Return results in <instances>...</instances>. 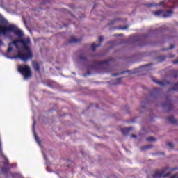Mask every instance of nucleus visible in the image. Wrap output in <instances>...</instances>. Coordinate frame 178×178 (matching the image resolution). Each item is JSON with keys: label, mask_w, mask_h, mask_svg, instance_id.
I'll list each match as a JSON object with an SVG mask.
<instances>
[{"label": "nucleus", "mask_w": 178, "mask_h": 178, "mask_svg": "<svg viewBox=\"0 0 178 178\" xmlns=\"http://www.w3.org/2000/svg\"><path fill=\"white\" fill-rule=\"evenodd\" d=\"M19 43L22 44L24 53L19 51L16 56L11 57V59H20L23 62H27V60L33 59V51H31V49H30V47H29V44H30V38L13 41V44L16 48H19V45L17 44Z\"/></svg>", "instance_id": "f257e3e1"}, {"label": "nucleus", "mask_w": 178, "mask_h": 178, "mask_svg": "<svg viewBox=\"0 0 178 178\" xmlns=\"http://www.w3.org/2000/svg\"><path fill=\"white\" fill-rule=\"evenodd\" d=\"M170 58H175V56H170Z\"/></svg>", "instance_id": "e433bc0d"}, {"label": "nucleus", "mask_w": 178, "mask_h": 178, "mask_svg": "<svg viewBox=\"0 0 178 178\" xmlns=\"http://www.w3.org/2000/svg\"><path fill=\"white\" fill-rule=\"evenodd\" d=\"M146 140H147V141H149V143H152L154 141H156V139H155V138H154L152 136L147 138Z\"/></svg>", "instance_id": "412c9836"}, {"label": "nucleus", "mask_w": 178, "mask_h": 178, "mask_svg": "<svg viewBox=\"0 0 178 178\" xmlns=\"http://www.w3.org/2000/svg\"><path fill=\"white\" fill-rule=\"evenodd\" d=\"M152 147V145H146L141 147V151H145V149H149Z\"/></svg>", "instance_id": "5701e85b"}, {"label": "nucleus", "mask_w": 178, "mask_h": 178, "mask_svg": "<svg viewBox=\"0 0 178 178\" xmlns=\"http://www.w3.org/2000/svg\"><path fill=\"white\" fill-rule=\"evenodd\" d=\"M164 106H168L169 111H172V109H173V104H172V101L170 100H168V102L164 104Z\"/></svg>", "instance_id": "4468645a"}, {"label": "nucleus", "mask_w": 178, "mask_h": 178, "mask_svg": "<svg viewBox=\"0 0 178 178\" xmlns=\"http://www.w3.org/2000/svg\"><path fill=\"white\" fill-rule=\"evenodd\" d=\"M123 35V34H118L117 35V37H122Z\"/></svg>", "instance_id": "c9c22d12"}, {"label": "nucleus", "mask_w": 178, "mask_h": 178, "mask_svg": "<svg viewBox=\"0 0 178 178\" xmlns=\"http://www.w3.org/2000/svg\"><path fill=\"white\" fill-rule=\"evenodd\" d=\"M0 147H1V142H0Z\"/></svg>", "instance_id": "a19ab883"}, {"label": "nucleus", "mask_w": 178, "mask_h": 178, "mask_svg": "<svg viewBox=\"0 0 178 178\" xmlns=\"http://www.w3.org/2000/svg\"><path fill=\"white\" fill-rule=\"evenodd\" d=\"M171 76L172 77H174V79H177V77H178V71L176 70H172Z\"/></svg>", "instance_id": "2eb2a0df"}, {"label": "nucleus", "mask_w": 178, "mask_h": 178, "mask_svg": "<svg viewBox=\"0 0 178 178\" xmlns=\"http://www.w3.org/2000/svg\"><path fill=\"white\" fill-rule=\"evenodd\" d=\"M131 137L132 138H137V136L134 134L131 135Z\"/></svg>", "instance_id": "473e14b6"}, {"label": "nucleus", "mask_w": 178, "mask_h": 178, "mask_svg": "<svg viewBox=\"0 0 178 178\" xmlns=\"http://www.w3.org/2000/svg\"><path fill=\"white\" fill-rule=\"evenodd\" d=\"M32 65L35 72H40V64L38 62H33Z\"/></svg>", "instance_id": "ddd939ff"}, {"label": "nucleus", "mask_w": 178, "mask_h": 178, "mask_svg": "<svg viewBox=\"0 0 178 178\" xmlns=\"http://www.w3.org/2000/svg\"><path fill=\"white\" fill-rule=\"evenodd\" d=\"M168 176H170V172H168L163 175V177H168Z\"/></svg>", "instance_id": "2f4dec72"}, {"label": "nucleus", "mask_w": 178, "mask_h": 178, "mask_svg": "<svg viewBox=\"0 0 178 178\" xmlns=\"http://www.w3.org/2000/svg\"><path fill=\"white\" fill-rule=\"evenodd\" d=\"M8 172H9V168L8 167L1 168V173H3V175H8Z\"/></svg>", "instance_id": "a211bd4d"}, {"label": "nucleus", "mask_w": 178, "mask_h": 178, "mask_svg": "<svg viewBox=\"0 0 178 178\" xmlns=\"http://www.w3.org/2000/svg\"><path fill=\"white\" fill-rule=\"evenodd\" d=\"M111 62H113V59L111 58L108 60H102L95 62V66H99V67H108L111 65Z\"/></svg>", "instance_id": "39448f33"}, {"label": "nucleus", "mask_w": 178, "mask_h": 178, "mask_svg": "<svg viewBox=\"0 0 178 178\" xmlns=\"http://www.w3.org/2000/svg\"><path fill=\"white\" fill-rule=\"evenodd\" d=\"M167 84H170V83H169V82H167Z\"/></svg>", "instance_id": "ea45409f"}, {"label": "nucleus", "mask_w": 178, "mask_h": 178, "mask_svg": "<svg viewBox=\"0 0 178 178\" xmlns=\"http://www.w3.org/2000/svg\"><path fill=\"white\" fill-rule=\"evenodd\" d=\"M151 66H152V64H147L145 65H143L140 67L136 72H141L142 74H140V76H145V74H147L145 72H149V70H152Z\"/></svg>", "instance_id": "423d86ee"}, {"label": "nucleus", "mask_w": 178, "mask_h": 178, "mask_svg": "<svg viewBox=\"0 0 178 178\" xmlns=\"http://www.w3.org/2000/svg\"><path fill=\"white\" fill-rule=\"evenodd\" d=\"M168 2H173V1H172V0H168Z\"/></svg>", "instance_id": "4c0bfd02"}, {"label": "nucleus", "mask_w": 178, "mask_h": 178, "mask_svg": "<svg viewBox=\"0 0 178 178\" xmlns=\"http://www.w3.org/2000/svg\"><path fill=\"white\" fill-rule=\"evenodd\" d=\"M124 73H126V71L122 72H120V73L112 74V76H119L120 74H124Z\"/></svg>", "instance_id": "a878e982"}, {"label": "nucleus", "mask_w": 178, "mask_h": 178, "mask_svg": "<svg viewBox=\"0 0 178 178\" xmlns=\"http://www.w3.org/2000/svg\"><path fill=\"white\" fill-rule=\"evenodd\" d=\"M11 177L13 178H23V177L22 176V175L20 174H17V173H14L11 175Z\"/></svg>", "instance_id": "aec40b11"}, {"label": "nucleus", "mask_w": 178, "mask_h": 178, "mask_svg": "<svg viewBox=\"0 0 178 178\" xmlns=\"http://www.w3.org/2000/svg\"><path fill=\"white\" fill-rule=\"evenodd\" d=\"M133 130V127H129V128H122L121 129V133L123 136H127Z\"/></svg>", "instance_id": "1a4fd4ad"}, {"label": "nucleus", "mask_w": 178, "mask_h": 178, "mask_svg": "<svg viewBox=\"0 0 178 178\" xmlns=\"http://www.w3.org/2000/svg\"><path fill=\"white\" fill-rule=\"evenodd\" d=\"M175 48V44H171L169 48L162 49L161 51H169V49H173Z\"/></svg>", "instance_id": "b1692460"}, {"label": "nucleus", "mask_w": 178, "mask_h": 178, "mask_svg": "<svg viewBox=\"0 0 178 178\" xmlns=\"http://www.w3.org/2000/svg\"><path fill=\"white\" fill-rule=\"evenodd\" d=\"M72 74H76V73H74V72H72Z\"/></svg>", "instance_id": "58836bf2"}, {"label": "nucleus", "mask_w": 178, "mask_h": 178, "mask_svg": "<svg viewBox=\"0 0 178 178\" xmlns=\"http://www.w3.org/2000/svg\"><path fill=\"white\" fill-rule=\"evenodd\" d=\"M1 45H3V42H2L1 40H0V47H1Z\"/></svg>", "instance_id": "f704fd0d"}, {"label": "nucleus", "mask_w": 178, "mask_h": 178, "mask_svg": "<svg viewBox=\"0 0 178 178\" xmlns=\"http://www.w3.org/2000/svg\"><path fill=\"white\" fill-rule=\"evenodd\" d=\"M0 35H8L9 33H13L17 37L22 38L23 37V31L20 30L16 25L15 24H8V20L5 19V18H1L0 19Z\"/></svg>", "instance_id": "f03ea898"}, {"label": "nucleus", "mask_w": 178, "mask_h": 178, "mask_svg": "<svg viewBox=\"0 0 178 178\" xmlns=\"http://www.w3.org/2000/svg\"><path fill=\"white\" fill-rule=\"evenodd\" d=\"M166 6V5L165 4V1H161L159 4H156L155 3H152L146 5V6H148V8H152V6Z\"/></svg>", "instance_id": "9d476101"}, {"label": "nucleus", "mask_w": 178, "mask_h": 178, "mask_svg": "<svg viewBox=\"0 0 178 178\" xmlns=\"http://www.w3.org/2000/svg\"><path fill=\"white\" fill-rule=\"evenodd\" d=\"M152 81L156 83V84H159V86H165V83L163 81H159L155 79V78H152Z\"/></svg>", "instance_id": "dca6fc26"}, {"label": "nucleus", "mask_w": 178, "mask_h": 178, "mask_svg": "<svg viewBox=\"0 0 178 178\" xmlns=\"http://www.w3.org/2000/svg\"><path fill=\"white\" fill-rule=\"evenodd\" d=\"M168 122L171 123V124H177V120L175 119V117L170 116L167 118Z\"/></svg>", "instance_id": "f8f14e48"}, {"label": "nucleus", "mask_w": 178, "mask_h": 178, "mask_svg": "<svg viewBox=\"0 0 178 178\" xmlns=\"http://www.w3.org/2000/svg\"><path fill=\"white\" fill-rule=\"evenodd\" d=\"M99 43L98 44H95V43L92 44L91 49L93 52L95 51V49H97V48H98V47H101V42L104 41V37H99Z\"/></svg>", "instance_id": "6e6552de"}, {"label": "nucleus", "mask_w": 178, "mask_h": 178, "mask_svg": "<svg viewBox=\"0 0 178 178\" xmlns=\"http://www.w3.org/2000/svg\"><path fill=\"white\" fill-rule=\"evenodd\" d=\"M159 59L161 62H163V60H165V59H166V56H161L159 57Z\"/></svg>", "instance_id": "bb28decb"}, {"label": "nucleus", "mask_w": 178, "mask_h": 178, "mask_svg": "<svg viewBox=\"0 0 178 178\" xmlns=\"http://www.w3.org/2000/svg\"><path fill=\"white\" fill-rule=\"evenodd\" d=\"M81 42V38L77 39L74 37H72L69 41L68 44H77V42Z\"/></svg>", "instance_id": "9b49d317"}, {"label": "nucleus", "mask_w": 178, "mask_h": 178, "mask_svg": "<svg viewBox=\"0 0 178 178\" xmlns=\"http://www.w3.org/2000/svg\"><path fill=\"white\" fill-rule=\"evenodd\" d=\"M172 170H175V169H172Z\"/></svg>", "instance_id": "79ce46f5"}, {"label": "nucleus", "mask_w": 178, "mask_h": 178, "mask_svg": "<svg viewBox=\"0 0 178 178\" xmlns=\"http://www.w3.org/2000/svg\"><path fill=\"white\" fill-rule=\"evenodd\" d=\"M79 59H80V60H81V62H87V58H86V56H84V55H81L79 56Z\"/></svg>", "instance_id": "4be33fe9"}, {"label": "nucleus", "mask_w": 178, "mask_h": 178, "mask_svg": "<svg viewBox=\"0 0 178 178\" xmlns=\"http://www.w3.org/2000/svg\"><path fill=\"white\" fill-rule=\"evenodd\" d=\"M122 83V78L117 79V83L115 84H120Z\"/></svg>", "instance_id": "7c9ffc66"}, {"label": "nucleus", "mask_w": 178, "mask_h": 178, "mask_svg": "<svg viewBox=\"0 0 178 178\" xmlns=\"http://www.w3.org/2000/svg\"><path fill=\"white\" fill-rule=\"evenodd\" d=\"M10 45H12V43L8 44L9 47L7 50V52H8V53L12 52V51H13V47H10Z\"/></svg>", "instance_id": "393cba45"}, {"label": "nucleus", "mask_w": 178, "mask_h": 178, "mask_svg": "<svg viewBox=\"0 0 178 178\" xmlns=\"http://www.w3.org/2000/svg\"><path fill=\"white\" fill-rule=\"evenodd\" d=\"M115 24V21H111V22H110V25L111 26H112V24Z\"/></svg>", "instance_id": "72a5a7b5"}, {"label": "nucleus", "mask_w": 178, "mask_h": 178, "mask_svg": "<svg viewBox=\"0 0 178 178\" xmlns=\"http://www.w3.org/2000/svg\"><path fill=\"white\" fill-rule=\"evenodd\" d=\"M167 145H168V147H170V148H173V147H174L173 143H172L170 142L168 143Z\"/></svg>", "instance_id": "c756f323"}, {"label": "nucleus", "mask_w": 178, "mask_h": 178, "mask_svg": "<svg viewBox=\"0 0 178 178\" xmlns=\"http://www.w3.org/2000/svg\"><path fill=\"white\" fill-rule=\"evenodd\" d=\"M167 170H169V167H167L164 169H163L161 171L159 170H157L155 171V172L152 175L153 178H160L165 175Z\"/></svg>", "instance_id": "0eeeda50"}, {"label": "nucleus", "mask_w": 178, "mask_h": 178, "mask_svg": "<svg viewBox=\"0 0 178 178\" xmlns=\"http://www.w3.org/2000/svg\"><path fill=\"white\" fill-rule=\"evenodd\" d=\"M35 140L37 141V143L38 144H40V138L38 136H37V135H35Z\"/></svg>", "instance_id": "cd10ccee"}, {"label": "nucleus", "mask_w": 178, "mask_h": 178, "mask_svg": "<svg viewBox=\"0 0 178 178\" xmlns=\"http://www.w3.org/2000/svg\"><path fill=\"white\" fill-rule=\"evenodd\" d=\"M127 29H129V26L126 25L124 27H120V30H127Z\"/></svg>", "instance_id": "c85d7f7f"}, {"label": "nucleus", "mask_w": 178, "mask_h": 178, "mask_svg": "<svg viewBox=\"0 0 178 178\" xmlns=\"http://www.w3.org/2000/svg\"><path fill=\"white\" fill-rule=\"evenodd\" d=\"M18 72H19L22 76H24V80H27L33 76V73L31 72V70L30 69V66L26 65L24 66L19 65L18 66Z\"/></svg>", "instance_id": "7ed1b4c3"}, {"label": "nucleus", "mask_w": 178, "mask_h": 178, "mask_svg": "<svg viewBox=\"0 0 178 178\" xmlns=\"http://www.w3.org/2000/svg\"><path fill=\"white\" fill-rule=\"evenodd\" d=\"M131 39L136 40V41H140V40H143V38L138 35H134L131 37Z\"/></svg>", "instance_id": "6ab92c4d"}, {"label": "nucleus", "mask_w": 178, "mask_h": 178, "mask_svg": "<svg viewBox=\"0 0 178 178\" xmlns=\"http://www.w3.org/2000/svg\"><path fill=\"white\" fill-rule=\"evenodd\" d=\"M154 16H162V17L166 18V17H170L172 15H173L172 10H167L165 12L163 10H158L157 11L153 13Z\"/></svg>", "instance_id": "20e7f679"}, {"label": "nucleus", "mask_w": 178, "mask_h": 178, "mask_svg": "<svg viewBox=\"0 0 178 178\" xmlns=\"http://www.w3.org/2000/svg\"><path fill=\"white\" fill-rule=\"evenodd\" d=\"M0 155L1 158H3L5 159L4 165H6V166H8V165H9V161L8 160V159L6 158V156L2 154V152H0Z\"/></svg>", "instance_id": "f3484780"}]
</instances>
